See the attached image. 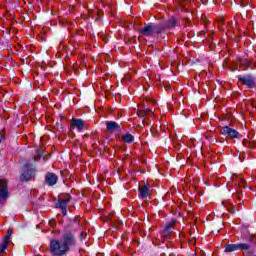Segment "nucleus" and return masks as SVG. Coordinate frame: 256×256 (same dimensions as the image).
Returning <instances> with one entry per match:
<instances>
[{
	"instance_id": "9b49d317",
	"label": "nucleus",
	"mask_w": 256,
	"mask_h": 256,
	"mask_svg": "<svg viewBox=\"0 0 256 256\" xmlns=\"http://www.w3.org/2000/svg\"><path fill=\"white\" fill-rule=\"evenodd\" d=\"M177 223V220H171V222H169L166 227L164 228L163 232H162V237H164V239H169V237H171V233H173V231H171V229H173V227H175V224Z\"/></svg>"
},
{
	"instance_id": "ddd939ff",
	"label": "nucleus",
	"mask_w": 256,
	"mask_h": 256,
	"mask_svg": "<svg viewBox=\"0 0 256 256\" xmlns=\"http://www.w3.org/2000/svg\"><path fill=\"white\" fill-rule=\"evenodd\" d=\"M121 129V125H119L115 121H106V130L108 133H113V131H119Z\"/></svg>"
},
{
	"instance_id": "423d86ee",
	"label": "nucleus",
	"mask_w": 256,
	"mask_h": 256,
	"mask_svg": "<svg viewBox=\"0 0 256 256\" xmlns=\"http://www.w3.org/2000/svg\"><path fill=\"white\" fill-rule=\"evenodd\" d=\"M69 201H71V195L64 194L60 196L59 201L56 203V207L61 209L62 215H67V205H69Z\"/></svg>"
},
{
	"instance_id": "0eeeda50",
	"label": "nucleus",
	"mask_w": 256,
	"mask_h": 256,
	"mask_svg": "<svg viewBox=\"0 0 256 256\" xmlns=\"http://www.w3.org/2000/svg\"><path fill=\"white\" fill-rule=\"evenodd\" d=\"M177 25H179V21H177V19L175 18H170L164 23L158 24V26L160 27V33H165L167 29H175Z\"/></svg>"
},
{
	"instance_id": "4468645a",
	"label": "nucleus",
	"mask_w": 256,
	"mask_h": 256,
	"mask_svg": "<svg viewBox=\"0 0 256 256\" xmlns=\"http://www.w3.org/2000/svg\"><path fill=\"white\" fill-rule=\"evenodd\" d=\"M71 126L76 127L78 131H83L85 129V122L82 119L72 118Z\"/></svg>"
},
{
	"instance_id": "2eb2a0df",
	"label": "nucleus",
	"mask_w": 256,
	"mask_h": 256,
	"mask_svg": "<svg viewBox=\"0 0 256 256\" xmlns=\"http://www.w3.org/2000/svg\"><path fill=\"white\" fill-rule=\"evenodd\" d=\"M139 195L142 199H147L151 195V191H149V187L147 186L139 187Z\"/></svg>"
},
{
	"instance_id": "393cba45",
	"label": "nucleus",
	"mask_w": 256,
	"mask_h": 256,
	"mask_svg": "<svg viewBox=\"0 0 256 256\" xmlns=\"http://www.w3.org/2000/svg\"><path fill=\"white\" fill-rule=\"evenodd\" d=\"M49 225H50L51 227H54V226H55V220H50V221H49Z\"/></svg>"
},
{
	"instance_id": "dca6fc26",
	"label": "nucleus",
	"mask_w": 256,
	"mask_h": 256,
	"mask_svg": "<svg viewBox=\"0 0 256 256\" xmlns=\"http://www.w3.org/2000/svg\"><path fill=\"white\" fill-rule=\"evenodd\" d=\"M9 243H11L10 240H5L3 238V242L0 244V255H5V251H7Z\"/></svg>"
},
{
	"instance_id": "6ab92c4d",
	"label": "nucleus",
	"mask_w": 256,
	"mask_h": 256,
	"mask_svg": "<svg viewBox=\"0 0 256 256\" xmlns=\"http://www.w3.org/2000/svg\"><path fill=\"white\" fill-rule=\"evenodd\" d=\"M244 147H248V149H255L256 145L253 142H250L248 140L243 141Z\"/></svg>"
},
{
	"instance_id": "4be33fe9",
	"label": "nucleus",
	"mask_w": 256,
	"mask_h": 256,
	"mask_svg": "<svg viewBox=\"0 0 256 256\" xmlns=\"http://www.w3.org/2000/svg\"><path fill=\"white\" fill-rule=\"evenodd\" d=\"M242 65H245L246 69H249V67H251V63L247 59H244V62H242Z\"/></svg>"
},
{
	"instance_id": "f8f14e48",
	"label": "nucleus",
	"mask_w": 256,
	"mask_h": 256,
	"mask_svg": "<svg viewBox=\"0 0 256 256\" xmlns=\"http://www.w3.org/2000/svg\"><path fill=\"white\" fill-rule=\"evenodd\" d=\"M137 115L141 119H144L143 123H145V119H147V117H151V115H153V111L149 108H142L137 111Z\"/></svg>"
},
{
	"instance_id": "f257e3e1",
	"label": "nucleus",
	"mask_w": 256,
	"mask_h": 256,
	"mask_svg": "<svg viewBox=\"0 0 256 256\" xmlns=\"http://www.w3.org/2000/svg\"><path fill=\"white\" fill-rule=\"evenodd\" d=\"M77 240H75V234L67 232L63 235L62 241L52 240L50 242V253L56 256L66 255L69 251V247H75Z\"/></svg>"
},
{
	"instance_id": "7ed1b4c3",
	"label": "nucleus",
	"mask_w": 256,
	"mask_h": 256,
	"mask_svg": "<svg viewBox=\"0 0 256 256\" xmlns=\"http://www.w3.org/2000/svg\"><path fill=\"white\" fill-rule=\"evenodd\" d=\"M141 35L144 37H153V35H161V28L159 24H145L143 28L140 29Z\"/></svg>"
},
{
	"instance_id": "a211bd4d",
	"label": "nucleus",
	"mask_w": 256,
	"mask_h": 256,
	"mask_svg": "<svg viewBox=\"0 0 256 256\" xmlns=\"http://www.w3.org/2000/svg\"><path fill=\"white\" fill-rule=\"evenodd\" d=\"M45 152L44 148H39L36 150V155L34 156V161H39L41 157H43V153Z\"/></svg>"
},
{
	"instance_id": "6e6552de",
	"label": "nucleus",
	"mask_w": 256,
	"mask_h": 256,
	"mask_svg": "<svg viewBox=\"0 0 256 256\" xmlns=\"http://www.w3.org/2000/svg\"><path fill=\"white\" fill-rule=\"evenodd\" d=\"M221 133H222V135H226L227 137H230V139H241V137H242L241 134L237 130H235L229 126L222 127Z\"/></svg>"
},
{
	"instance_id": "cd10ccee",
	"label": "nucleus",
	"mask_w": 256,
	"mask_h": 256,
	"mask_svg": "<svg viewBox=\"0 0 256 256\" xmlns=\"http://www.w3.org/2000/svg\"><path fill=\"white\" fill-rule=\"evenodd\" d=\"M254 67L256 68V62L254 63Z\"/></svg>"
},
{
	"instance_id": "5701e85b",
	"label": "nucleus",
	"mask_w": 256,
	"mask_h": 256,
	"mask_svg": "<svg viewBox=\"0 0 256 256\" xmlns=\"http://www.w3.org/2000/svg\"><path fill=\"white\" fill-rule=\"evenodd\" d=\"M248 241H249V243H255V236L251 235V236L248 238Z\"/></svg>"
},
{
	"instance_id": "c85d7f7f",
	"label": "nucleus",
	"mask_w": 256,
	"mask_h": 256,
	"mask_svg": "<svg viewBox=\"0 0 256 256\" xmlns=\"http://www.w3.org/2000/svg\"><path fill=\"white\" fill-rule=\"evenodd\" d=\"M2 139L0 138V143H1Z\"/></svg>"
},
{
	"instance_id": "b1692460",
	"label": "nucleus",
	"mask_w": 256,
	"mask_h": 256,
	"mask_svg": "<svg viewBox=\"0 0 256 256\" xmlns=\"http://www.w3.org/2000/svg\"><path fill=\"white\" fill-rule=\"evenodd\" d=\"M85 237H87V233L82 232V233L80 234V239H81V241H83V239H85Z\"/></svg>"
},
{
	"instance_id": "20e7f679",
	"label": "nucleus",
	"mask_w": 256,
	"mask_h": 256,
	"mask_svg": "<svg viewBox=\"0 0 256 256\" xmlns=\"http://www.w3.org/2000/svg\"><path fill=\"white\" fill-rule=\"evenodd\" d=\"M31 177H33V164L31 162L25 163L21 168V181H31Z\"/></svg>"
},
{
	"instance_id": "f3484780",
	"label": "nucleus",
	"mask_w": 256,
	"mask_h": 256,
	"mask_svg": "<svg viewBox=\"0 0 256 256\" xmlns=\"http://www.w3.org/2000/svg\"><path fill=\"white\" fill-rule=\"evenodd\" d=\"M122 141L124 143H133V141H135V136L131 135L130 133H126L122 135Z\"/></svg>"
},
{
	"instance_id": "39448f33",
	"label": "nucleus",
	"mask_w": 256,
	"mask_h": 256,
	"mask_svg": "<svg viewBox=\"0 0 256 256\" xmlns=\"http://www.w3.org/2000/svg\"><path fill=\"white\" fill-rule=\"evenodd\" d=\"M9 199V181L0 179V203H5Z\"/></svg>"
},
{
	"instance_id": "1a4fd4ad",
	"label": "nucleus",
	"mask_w": 256,
	"mask_h": 256,
	"mask_svg": "<svg viewBox=\"0 0 256 256\" xmlns=\"http://www.w3.org/2000/svg\"><path fill=\"white\" fill-rule=\"evenodd\" d=\"M238 81L242 85H246V87H249V89H253V87H255V78H253L251 74L245 76H238Z\"/></svg>"
},
{
	"instance_id": "bb28decb",
	"label": "nucleus",
	"mask_w": 256,
	"mask_h": 256,
	"mask_svg": "<svg viewBox=\"0 0 256 256\" xmlns=\"http://www.w3.org/2000/svg\"><path fill=\"white\" fill-rule=\"evenodd\" d=\"M185 3H189L191 0H183Z\"/></svg>"
},
{
	"instance_id": "aec40b11",
	"label": "nucleus",
	"mask_w": 256,
	"mask_h": 256,
	"mask_svg": "<svg viewBox=\"0 0 256 256\" xmlns=\"http://www.w3.org/2000/svg\"><path fill=\"white\" fill-rule=\"evenodd\" d=\"M11 235H13V229L9 228V229L7 230V233H6V236L4 237V239H5L6 241H11Z\"/></svg>"
},
{
	"instance_id": "9d476101",
	"label": "nucleus",
	"mask_w": 256,
	"mask_h": 256,
	"mask_svg": "<svg viewBox=\"0 0 256 256\" xmlns=\"http://www.w3.org/2000/svg\"><path fill=\"white\" fill-rule=\"evenodd\" d=\"M57 181H59V176L53 172H47L45 176V182L48 187H53V185H57Z\"/></svg>"
},
{
	"instance_id": "a878e982",
	"label": "nucleus",
	"mask_w": 256,
	"mask_h": 256,
	"mask_svg": "<svg viewBox=\"0 0 256 256\" xmlns=\"http://www.w3.org/2000/svg\"><path fill=\"white\" fill-rule=\"evenodd\" d=\"M164 87H165L166 91H169V89L171 88V85H169V84L168 85H164Z\"/></svg>"
},
{
	"instance_id": "f03ea898",
	"label": "nucleus",
	"mask_w": 256,
	"mask_h": 256,
	"mask_svg": "<svg viewBox=\"0 0 256 256\" xmlns=\"http://www.w3.org/2000/svg\"><path fill=\"white\" fill-rule=\"evenodd\" d=\"M225 253H233L234 251H243L244 256H256L255 248L247 243L228 244L225 246Z\"/></svg>"
},
{
	"instance_id": "412c9836",
	"label": "nucleus",
	"mask_w": 256,
	"mask_h": 256,
	"mask_svg": "<svg viewBox=\"0 0 256 256\" xmlns=\"http://www.w3.org/2000/svg\"><path fill=\"white\" fill-rule=\"evenodd\" d=\"M228 211H229V213H236L237 208H235V206H233V205H230V206H228Z\"/></svg>"
}]
</instances>
